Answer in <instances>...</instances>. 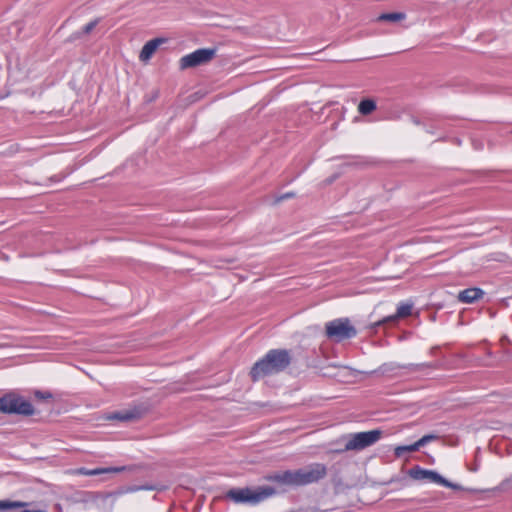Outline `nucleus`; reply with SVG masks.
<instances>
[{
  "label": "nucleus",
  "instance_id": "nucleus-1",
  "mask_svg": "<svg viewBox=\"0 0 512 512\" xmlns=\"http://www.w3.org/2000/svg\"><path fill=\"white\" fill-rule=\"evenodd\" d=\"M327 476V467L323 463H311L296 470H286L267 475L265 479L284 487H301L318 483Z\"/></svg>",
  "mask_w": 512,
  "mask_h": 512
},
{
  "label": "nucleus",
  "instance_id": "nucleus-2",
  "mask_svg": "<svg viewBox=\"0 0 512 512\" xmlns=\"http://www.w3.org/2000/svg\"><path fill=\"white\" fill-rule=\"evenodd\" d=\"M292 362V356L287 349H271L261 359L254 363L250 370L251 379L256 382L266 376L285 371Z\"/></svg>",
  "mask_w": 512,
  "mask_h": 512
},
{
  "label": "nucleus",
  "instance_id": "nucleus-3",
  "mask_svg": "<svg viewBox=\"0 0 512 512\" xmlns=\"http://www.w3.org/2000/svg\"><path fill=\"white\" fill-rule=\"evenodd\" d=\"M276 494V489L271 486H259L255 489L245 487L230 489L226 493V498L235 503H249L257 505Z\"/></svg>",
  "mask_w": 512,
  "mask_h": 512
},
{
  "label": "nucleus",
  "instance_id": "nucleus-4",
  "mask_svg": "<svg viewBox=\"0 0 512 512\" xmlns=\"http://www.w3.org/2000/svg\"><path fill=\"white\" fill-rule=\"evenodd\" d=\"M0 413L29 417L35 414L32 403L16 392H8L0 397Z\"/></svg>",
  "mask_w": 512,
  "mask_h": 512
},
{
  "label": "nucleus",
  "instance_id": "nucleus-5",
  "mask_svg": "<svg viewBox=\"0 0 512 512\" xmlns=\"http://www.w3.org/2000/svg\"><path fill=\"white\" fill-rule=\"evenodd\" d=\"M380 429L348 434L344 437L345 444L342 450H332L334 453H344L346 451H361L375 444L382 436Z\"/></svg>",
  "mask_w": 512,
  "mask_h": 512
},
{
  "label": "nucleus",
  "instance_id": "nucleus-6",
  "mask_svg": "<svg viewBox=\"0 0 512 512\" xmlns=\"http://www.w3.org/2000/svg\"><path fill=\"white\" fill-rule=\"evenodd\" d=\"M325 333L328 339L338 343L356 337L357 329L349 318H337L325 324Z\"/></svg>",
  "mask_w": 512,
  "mask_h": 512
},
{
  "label": "nucleus",
  "instance_id": "nucleus-7",
  "mask_svg": "<svg viewBox=\"0 0 512 512\" xmlns=\"http://www.w3.org/2000/svg\"><path fill=\"white\" fill-rule=\"evenodd\" d=\"M408 475L414 480H428L430 482L440 484L453 490H463V487L461 485L452 483L443 476H441L438 472L434 470L424 469L419 465H416L409 469Z\"/></svg>",
  "mask_w": 512,
  "mask_h": 512
},
{
  "label": "nucleus",
  "instance_id": "nucleus-8",
  "mask_svg": "<svg viewBox=\"0 0 512 512\" xmlns=\"http://www.w3.org/2000/svg\"><path fill=\"white\" fill-rule=\"evenodd\" d=\"M216 54V49L212 48H200L192 53L184 55L180 59V68L187 69L197 67L208 63L213 59Z\"/></svg>",
  "mask_w": 512,
  "mask_h": 512
},
{
  "label": "nucleus",
  "instance_id": "nucleus-9",
  "mask_svg": "<svg viewBox=\"0 0 512 512\" xmlns=\"http://www.w3.org/2000/svg\"><path fill=\"white\" fill-rule=\"evenodd\" d=\"M148 411V406L145 404H138L127 409H123L113 414L112 418L122 422H129L140 419Z\"/></svg>",
  "mask_w": 512,
  "mask_h": 512
},
{
  "label": "nucleus",
  "instance_id": "nucleus-10",
  "mask_svg": "<svg viewBox=\"0 0 512 512\" xmlns=\"http://www.w3.org/2000/svg\"><path fill=\"white\" fill-rule=\"evenodd\" d=\"M412 308L413 304L411 303H400L395 314L384 317L383 319L373 323L371 327L376 329L377 327L384 324H394L399 319L410 316L412 314Z\"/></svg>",
  "mask_w": 512,
  "mask_h": 512
},
{
  "label": "nucleus",
  "instance_id": "nucleus-11",
  "mask_svg": "<svg viewBox=\"0 0 512 512\" xmlns=\"http://www.w3.org/2000/svg\"><path fill=\"white\" fill-rule=\"evenodd\" d=\"M135 466H117V467H105V468H95V469H87V468H79L78 473L85 476H95L105 473H120L124 471H133Z\"/></svg>",
  "mask_w": 512,
  "mask_h": 512
},
{
  "label": "nucleus",
  "instance_id": "nucleus-12",
  "mask_svg": "<svg viewBox=\"0 0 512 512\" xmlns=\"http://www.w3.org/2000/svg\"><path fill=\"white\" fill-rule=\"evenodd\" d=\"M165 39L163 38H155L152 39L144 44L142 47V50L140 52L139 58L141 61H147L149 60L156 49L159 47L160 44L164 43Z\"/></svg>",
  "mask_w": 512,
  "mask_h": 512
},
{
  "label": "nucleus",
  "instance_id": "nucleus-13",
  "mask_svg": "<svg viewBox=\"0 0 512 512\" xmlns=\"http://www.w3.org/2000/svg\"><path fill=\"white\" fill-rule=\"evenodd\" d=\"M484 295L483 290L480 288H467L459 292L458 299L462 303H473L474 301L482 298Z\"/></svg>",
  "mask_w": 512,
  "mask_h": 512
},
{
  "label": "nucleus",
  "instance_id": "nucleus-14",
  "mask_svg": "<svg viewBox=\"0 0 512 512\" xmlns=\"http://www.w3.org/2000/svg\"><path fill=\"white\" fill-rule=\"evenodd\" d=\"M376 108H377L376 102L372 99L366 98V99H363L360 101V103L358 105V112L361 115L366 116V115L371 114L373 111H375Z\"/></svg>",
  "mask_w": 512,
  "mask_h": 512
},
{
  "label": "nucleus",
  "instance_id": "nucleus-15",
  "mask_svg": "<svg viewBox=\"0 0 512 512\" xmlns=\"http://www.w3.org/2000/svg\"><path fill=\"white\" fill-rule=\"evenodd\" d=\"M167 489H168L167 485L162 484V483H155V484H144V485H140V486H135V487L130 488L129 490L131 492H136V491H140V490L163 492Z\"/></svg>",
  "mask_w": 512,
  "mask_h": 512
},
{
  "label": "nucleus",
  "instance_id": "nucleus-16",
  "mask_svg": "<svg viewBox=\"0 0 512 512\" xmlns=\"http://www.w3.org/2000/svg\"><path fill=\"white\" fill-rule=\"evenodd\" d=\"M406 19V14L403 12H392V13H383L378 16V21H389V22H398Z\"/></svg>",
  "mask_w": 512,
  "mask_h": 512
},
{
  "label": "nucleus",
  "instance_id": "nucleus-17",
  "mask_svg": "<svg viewBox=\"0 0 512 512\" xmlns=\"http://www.w3.org/2000/svg\"><path fill=\"white\" fill-rule=\"evenodd\" d=\"M419 448H420V446L418 445V442L416 441L415 443H413L411 445L397 446L394 450V454L396 457H401L404 455V453L415 452V451L419 450Z\"/></svg>",
  "mask_w": 512,
  "mask_h": 512
},
{
  "label": "nucleus",
  "instance_id": "nucleus-18",
  "mask_svg": "<svg viewBox=\"0 0 512 512\" xmlns=\"http://www.w3.org/2000/svg\"><path fill=\"white\" fill-rule=\"evenodd\" d=\"M27 503L21 501H10V500H1L0 501V510H10L14 508H20L26 506Z\"/></svg>",
  "mask_w": 512,
  "mask_h": 512
},
{
  "label": "nucleus",
  "instance_id": "nucleus-19",
  "mask_svg": "<svg viewBox=\"0 0 512 512\" xmlns=\"http://www.w3.org/2000/svg\"><path fill=\"white\" fill-rule=\"evenodd\" d=\"M34 396L39 399V400H49V399H52L53 395L51 392L49 391H40V390H36L34 392Z\"/></svg>",
  "mask_w": 512,
  "mask_h": 512
},
{
  "label": "nucleus",
  "instance_id": "nucleus-20",
  "mask_svg": "<svg viewBox=\"0 0 512 512\" xmlns=\"http://www.w3.org/2000/svg\"><path fill=\"white\" fill-rule=\"evenodd\" d=\"M438 438L437 435H434V434H428V435H424L422 438H420L417 442H418V445L420 447L426 445L427 443H429L430 441L432 440H436Z\"/></svg>",
  "mask_w": 512,
  "mask_h": 512
},
{
  "label": "nucleus",
  "instance_id": "nucleus-21",
  "mask_svg": "<svg viewBox=\"0 0 512 512\" xmlns=\"http://www.w3.org/2000/svg\"><path fill=\"white\" fill-rule=\"evenodd\" d=\"M97 24H98V20L97 19H95L93 21H90L85 26H83L82 32L84 34H89L90 32H92V30L96 27Z\"/></svg>",
  "mask_w": 512,
  "mask_h": 512
},
{
  "label": "nucleus",
  "instance_id": "nucleus-22",
  "mask_svg": "<svg viewBox=\"0 0 512 512\" xmlns=\"http://www.w3.org/2000/svg\"><path fill=\"white\" fill-rule=\"evenodd\" d=\"M394 369H395V367L392 364H383L379 367L378 371L381 374H386V373L393 371Z\"/></svg>",
  "mask_w": 512,
  "mask_h": 512
},
{
  "label": "nucleus",
  "instance_id": "nucleus-23",
  "mask_svg": "<svg viewBox=\"0 0 512 512\" xmlns=\"http://www.w3.org/2000/svg\"><path fill=\"white\" fill-rule=\"evenodd\" d=\"M293 197H295V193L294 192H287V193L277 197L275 199V203H279V202H281V201H283L285 199H289V198H293Z\"/></svg>",
  "mask_w": 512,
  "mask_h": 512
},
{
  "label": "nucleus",
  "instance_id": "nucleus-24",
  "mask_svg": "<svg viewBox=\"0 0 512 512\" xmlns=\"http://www.w3.org/2000/svg\"><path fill=\"white\" fill-rule=\"evenodd\" d=\"M411 121H412V123H413L414 125H417V126L423 125V126H424V124L421 122V120H420V119H418V118H416V117H412V118H411Z\"/></svg>",
  "mask_w": 512,
  "mask_h": 512
},
{
  "label": "nucleus",
  "instance_id": "nucleus-25",
  "mask_svg": "<svg viewBox=\"0 0 512 512\" xmlns=\"http://www.w3.org/2000/svg\"><path fill=\"white\" fill-rule=\"evenodd\" d=\"M412 366L415 367V370H419L420 368L427 367L429 365L428 364H416V365H412Z\"/></svg>",
  "mask_w": 512,
  "mask_h": 512
},
{
  "label": "nucleus",
  "instance_id": "nucleus-26",
  "mask_svg": "<svg viewBox=\"0 0 512 512\" xmlns=\"http://www.w3.org/2000/svg\"><path fill=\"white\" fill-rule=\"evenodd\" d=\"M424 128H425L426 132L433 134V131L431 128L427 127L426 125H424Z\"/></svg>",
  "mask_w": 512,
  "mask_h": 512
}]
</instances>
